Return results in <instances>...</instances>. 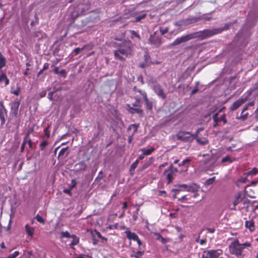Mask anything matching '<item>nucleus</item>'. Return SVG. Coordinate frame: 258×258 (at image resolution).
<instances>
[{
    "label": "nucleus",
    "instance_id": "obj_1",
    "mask_svg": "<svg viewBox=\"0 0 258 258\" xmlns=\"http://www.w3.org/2000/svg\"><path fill=\"white\" fill-rule=\"evenodd\" d=\"M229 25L226 24L222 28H216L213 29H205L195 33H190L180 37L177 38L172 43L173 45H176L181 43L186 42L189 40L200 37L202 39H206L212 37L215 35L220 34L224 30H227Z\"/></svg>",
    "mask_w": 258,
    "mask_h": 258
},
{
    "label": "nucleus",
    "instance_id": "obj_2",
    "mask_svg": "<svg viewBox=\"0 0 258 258\" xmlns=\"http://www.w3.org/2000/svg\"><path fill=\"white\" fill-rule=\"evenodd\" d=\"M118 48L114 51L115 59L124 61L125 57L133 53V44L130 41L116 44Z\"/></svg>",
    "mask_w": 258,
    "mask_h": 258
},
{
    "label": "nucleus",
    "instance_id": "obj_3",
    "mask_svg": "<svg viewBox=\"0 0 258 258\" xmlns=\"http://www.w3.org/2000/svg\"><path fill=\"white\" fill-rule=\"evenodd\" d=\"M249 246H250V244L249 242L240 244L237 239H235L230 243L228 248L231 253L239 256L242 254V251L245 247Z\"/></svg>",
    "mask_w": 258,
    "mask_h": 258
},
{
    "label": "nucleus",
    "instance_id": "obj_4",
    "mask_svg": "<svg viewBox=\"0 0 258 258\" xmlns=\"http://www.w3.org/2000/svg\"><path fill=\"white\" fill-rule=\"evenodd\" d=\"M195 135L189 132L180 131L177 133L176 137L178 140L187 143L191 142L195 139Z\"/></svg>",
    "mask_w": 258,
    "mask_h": 258
},
{
    "label": "nucleus",
    "instance_id": "obj_5",
    "mask_svg": "<svg viewBox=\"0 0 258 258\" xmlns=\"http://www.w3.org/2000/svg\"><path fill=\"white\" fill-rule=\"evenodd\" d=\"M177 171V168L174 167L172 164L170 165L168 169L165 170L164 174L166 176V179L168 180L167 184L170 183L173 181Z\"/></svg>",
    "mask_w": 258,
    "mask_h": 258
},
{
    "label": "nucleus",
    "instance_id": "obj_6",
    "mask_svg": "<svg viewBox=\"0 0 258 258\" xmlns=\"http://www.w3.org/2000/svg\"><path fill=\"white\" fill-rule=\"evenodd\" d=\"M222 253V250L220 249L204 250L201 258H218Z\"/></svg>",
    "mask_w": 258,
    "mask_h": 258
},
{
    "label": "nucleus",
    "instance_id": "obj_7",
    "mask_svg": "<svg viewBox=\"0 0 258 258\" xmlns=\"http://www.w3.org/2000/svg\"><path fill=\"white\" fill-rule=\"evenodd\" d=\"M151 86L154 92L158 97L163 99H165L166 98V95L164 92L161 86L158 82L153 81L151 83Z\"/></svg>",
    "mask_w": 258,
    "mask_h": 258
},
{
    "label": "nucleus",
    "instance_id": "obj_8",
    "mask_svg": "<svg viewBox=\"0 0 258 258\" xmlns=\"http://www.w3.org/2000/svg\"><path fill=\"white\" fill-rule=\"evenodd\" d=\"M251 91L248 92V94L245 97H241L240 98L238 99L237 101L234 102L229 107L230 110H234L237 109L241 105L243 104L248 98V97L250 95Z\"/></svg>",
    "mask_w": 258,
    "mask_h": 258
},
{
    "label": "nucleus",
    "instance_id": "obj_9",
    "mask_svg": "<svg viewBox=\"0 0 258 258\" xmlns=\"http://www.w3.org/2000/svg\"><path fill=\"white\" fill-rule=\"evenodd\" d=\"M178 187H182L183 190L189 192H195L198 191L199 187L196 184H178L175 185Z\"/></svg>",
    "mask_w": 258,
    "mask_h": 258
},
{
    "label": "nucleus",
    "instance_id": "obj_10",
    "mask_svg": "<svg viewBox=\"0 0 258 258\" xmlns=\"http://www.w3.org/2000/svg\"><path fill=\"white\" fill-rule=\"evenodd\" d=\"M7 117V111L4 106L3 101L0 102V119L1 124L3 125L6 122V118Z\"/></svg>",
    "mask_w": 258,
    "mask_h": 258
},
{
    "label": "nucleus",
    "instance_id": "obj_11",
    "mask_svg": "<svg viewBox=\"0 0 258 258\" xmlns=\"http://www.w3.org/2000/svg\"><path fill=\"white\" fill-rule=\"evenodd\" d=\"M213 119L215 122V124H214V127H216L218 125V123L221 121H223L224 123L227 122L225 114H223L220 117H218V113H214L213 115Z\"/></svg>",
    "mask_w": 258,
    "mask_h": 258
},
{
    "label": "nucleus",
    "instance_id": "obj_12",
    "mask_svg": "<svg viewBox=\"0 0 258 258\" xmlns=\"http://www.w3.org/2000/svg\"><path fill=\"white\" fill-rule=\"evenodd\" d=\"M140 104L138 103L136 101V103L133 105L134 107H131L130 105L127 104V109L128 111L131 113H137L138 114H141L143 112L142 110L140 108Z\"/></svg>",
    "mask_w": 258,
    "mask_h": 258
},
{
    "label": "nucleus",
    "instance_id": "obj_13",
    "mask_svg": "<svg viewBox=\"0 0 258 258\" xmlns=\"http://www.w3.org/2000/svg\"><path fill=\"white\" fill-rule=\"evenodd\" d=\"M148 41L151 44L154 45L156 46H159L161 43L160 38L154 35H151Z\"/></svg>",
    "mask_w": 258,
    "mask_h": 258
},
{
    "label": "nucleus",
    "instance_id": "obj_14",
    "mask_svg": "<svg viewBox=\"0 0 258 258\" xmlns=\"http://www.w3.org/2000/svg\"><path fill=\"white\" fill-rule=\"evenodd\" d=\"M4 83V86L6 87L9 84V80L6 74L3 72L0 71V84Z\"/></svg>",
    "mask_w": 258,
    "mask_h": 258
},
{
    "label": "nucleus",
    "instance_id": "obj_15",
    "mask_svg": "<svg viewBox=\"0 0 258 258\" xmlns=\"http://www.w3.org/2000/svg\"><path fill=\"white\" fill-rule=\"evenodd\" d=\"M19 105L20 101L18 100H15L12 103L11 112L12 114H14L15 115H16L18 114Z\"/></svg>",
    "mask_w": 258,
    "mask_h": 258
},
{
    "label": "nucleus",
    "instance_id": "obj_16",
    "mask_svg": "<svg viewBox=\"0 0 258 258\" xmlns=\"http://www.w3.org/2000/svg\"><path fill=\"white\" fill-rule=\"evenodd\" d=\"M124 232L126 234V237L129 240H133L136 241L137 240H138L139 237L135 233L132 232L128 230H126Z\"/></svg>",
    "mask_w": 258,
    "mask_h": 258
},
{
    "label": "nucleus",
    "instance_id": "obj_17",
    "mask_svg": "<svg viewBox=\"0 0 258 258\" xmlns=\"http://www.w3.org/2000/svg\"><path fill=\"white\" fill-rule=\"evenodd\" d=\"M25 231L28 234V236L30 237H32L34 232V228L33 227H31L29 225L26 224L25 226Z\"/></svg>",
    "mask_w": 258,
    "mask_h": 258
},
{
    "label": "nucleus",
    "instance_id": "obj_18",
    "mask_svg": "<svg viewBox=\"0 0 258 258\" xmlns=\"http://www.w3.org/2000/svg\"><path fill=\"white\" fill-rule=\"evenodd\" d=\"M203 18L198 17H194L192 18H188L186 19L187 22L188 23V25H190L191 24L195 23L199 21L202 20Z\"/></svg>",
    "mask_w": 258,
    "mask_h": 258
},
{
    "label": "nucleus",
    "instance_id": "obj_19",
    "mask_svg": "<svg viewBox=\"0 0 258 258\" xmlns=\"http://www.w3.org/2000/svg\"><path fill=\"white\" fill-rule=\"evenodd\" d=\"M248 108V106L246 104L245 106L243 107L241 113L240 115L238 117V118L241 119L242 120H244L247 118L248 113H244V112L245 111L247 110Z\"/></svg>",
    "mask_w": 258,
    "mask_h": 258
},
{
    "label": "nucleus",
    "instance_id": "obj_20",
    "mask_svg": "<svg viewBox=\"0 0 258 258\" xmlns=\"http://www.w3.org/2000/svg\"><path fill=\"white\" fill-rule=\"evenodd\" d=\"M72 241L70 244L71 248H73L75 245H77L79 242V238L74 234L72 235Z\"/></svg>",
    "mask_w": 258,
    "mask_h": 258
},
{
    "label": "nucleus",
    "instance_id": "obj_21",
    "mask_svg": "<svg viewBox=\"0 0 258 258\" xmlns=\"http://www.w3.org/2000/svg\"><path fill=\"white\" fill-rule=\"evenodd\" d=\"M144 100L145 101L147 108L149 110H152L153 108L152 102L148 99L147 95L144 94Z\"/></svg>",
    "mask_w": 258,
    "mask_h": 258
},
{
    "label": "nucleus",
    "instance_id": "obj_22",
    "mask_svg": "<svg viewBox=\"0 0 258 258\" xmlns=\"http://www.w3.org/2000/svg\"><path fill=\"white\" fill-rule=\"evenodd\" d=\"M6 65V58L3 56L2 53L0 52V71Z\"/></svg>",
    "mask_w": 258,
    "mask_h": 258
},
{
    "label": "nucleus",
    "instance_id": "obj_23",
    "mask_svg": "<svg viewBox=\"0 0 258 258\" xmlns=\"http://www.w3.org/2000/svg\"><path fill=\"white\" fill-rule=\"evenodd\" d=\"M245 226L248 228L250 231H253L254 230V222L252 220L246 221L245 222Z\"/></svg>",
    "mask_w": 258,
    "mask_h": 258
},
{
    "label": "nucleus",
    "instance_id": "obj_24",
    "mask_svg": "<svg viewBox=\"0 0 258 258\" xmlns=\"http://www.w3.org/2000/svg\"><path fill=\"white\" fill-rule=\"evenodd\" d=\"M174 25L178 27L187 26H188V23L186 21V19H183L178 21L176 22Z\"/></svg>",
    "mask_w": 258,
    "mask_h": 258
},
{
    "label": "nucleus",
    "instance_id": "obj_25",
    "mask_svg": "<svg viewBox=\"0 0 258 258\" xmlns=\"http://www.w3.org/2000/svg\"><path fill=\"white\" fill-rule=\"evenodd\" d=\"M140 150L143 152L145 156H147L150 155L155 150V148L154 147H151L149 149L143 148Z\"/></svg>",
    "mask_w": 258,
    "mask_h": 258
},
{
    "label": "nucleus",
    "instance_id": "obj_26",
    "mask_svg": "<svg viewBox=\"0 0 258 258\" xmlns=\"http://www.w3.org/2000/svg\"><path fill=\"white\" fill-rule=\"evenodd\" d=\"M195 139L196 140L197 142L201 145H205L208 143V141L206 139H201L198 136L197 137L195 138Z\"/></svg>",
    "mask_w": 258,
    "mask_h": 258
},
{
    "label": "nucleus",
    "instance_id": "obj_27",
    "mask_svg": "<svg viewBox=\"0 0 258 258\" xmlns=\"http://www.w3.org/2000/svg\"><path fill=\"white\" fill-rule=\"evenodd\" d=\"M140 89H138L137 87H134L133 88V90L135 92V99L138 102V103H140L141 101V99H140V95L138 94V91H140Z\"/></svg>",
    "mask_w": 258,
    "mask_h": 258
},
{
    "label": "nucleus",
    "instance_id": "obj_28",
    "mask_svg": "<svg viewBox=\"0 0 258 258\" xmlns=\"http://www.w3.org/2000/svg\"><path fill=\"white\" fill-rule=\"evenodd\" d=\"M144 253V251L139 250L138 251L134 252V253L131 255V256L135 258H141Z\"/></svg>",
    "mask_w": 258,
    "mask_h": 258
},
{
    "label": "nucleus",
    "instance_id": "obj_29",
    "mask_svg": "<svg viewBox=\"0 0 258 258\" xmlns=\"http://www.w3.org/2000/svg\"><path fill=\"white\" fill-rule=\"evenodd\" d=\"M72 235L70 234V233L66 231H62L60 233V238H71Z\"/></svg>",
    "mask_w": 258,
    "mask_h": 258
},
{
    "label": "nucleus",
    "instance_id": "obj_30",
    "mask_svg": "<svg viewBox=\"0 0 258 258\" xmlns=\"http://www.w3.org/2000/svg\"><path fill=\"white\" fill-rule=\"evenodd\" d=\"M76 166H79L78 169L81 170H85L86 167V165L83 162H79L76 165Z\"/></svg>",
    "mask_w": 258,
    "mask_h": 258
},
{
    "label": "nucleus",
    "instance_id": "obj_31",
    "mask_svg": "<svg viewBox=\"0 0 258 258\" xmlns=\"http://www.w3.org/2000/svg\"><path fill=\"white\" fill-rule=\"evenodd\" d=\"M132 128H133V132L132 135H134L137 132L138 128V125L136 124H131L128 127V130H130Z\"/></svg>",
    "mask_w": 258,
    "mask_h": 258
},
{
    "label": "nucleus",
    "instance_id": "obj_32",
    "mask_svg": "<svg viewBox=\"0 0 258 258\" xmlns=\"http://www.w3.org/2000/svg\"><path fill=\"white\" fill-rule=\"evenodd\" d=\"M241 196V194L240 193H239L236 200L233 203V205L234 207H236V206L238 204H239L240 202H241L242 199L240 198Z\"/></svg>",
    "mask_w": 258,
    "mask_h": 258
},
{
    "label": "nucleus",
    "instance_id": "obj_33",
    "mask_svg": "<svg viewBox=\"0 0 258 258\" xmlns=\"http://www.w3.org/2000/svg\"><path fill=\"white\" fill-rule=\"evenodd\" d=\"M68 149V147L62 148L59 152L58 157L63 156V155L66 153Z\"/></svg>",
    "mask_w": 258,
    "mask_h": 258
},
{
    "label": "nucleus",
    "instance_id": "obj_34",
    "mask_svg": "<svg viewBox=\"0 0 258 258\" xmlns=\"http://www.w3.org/2000/svg\"><path fill=\"white\" fill-rule=\"evenodd\" d=\"M258 172V169L254 167L250 171L247 173V175H253L256 174Z\"/></svg>",
    "mask_w": 258,
    "mask_h": 258
},
{
    "label": "nucleus",
    "instance_id": "obj_35",
    "mask_svg": "<svg viewBox=\"0 0 258 258\" xmlns=\"http://www.w3.org/2000/svg\"><path fill=\"white\" fill-rule=\"evenodd\" d=\"M139 163V161L138 160H136L135 162H134L130 167V171H134L135 169L137 168Z\"/></svg>",
    "mask_w": 258,
    "mask_h": 258
},
{
    "label": "nucleus",
    "instance_id": "obj_36",
    "mask_svg": "<svg viewBox=\"0 0 258 258\" xmlns=\"http://www.w3.org/2000/svg\"><path fill=\"white\" fill-rule=\"evenodd\" d=\"M29 135V133H27L25 138L24 139V140H23V143L21 145V151L23 152V150H24V148H25V146L27 143V138H28V136Z\"/></svg>",
    "mask_w": 258,
    "mask_h": 258
},
{
    "label": "nucleus",
    "instance_id": "obj_37",
    "mask_svg": "<svg viewBox=\"0 0 258 258\" xmlns=\"http://www.w3.org/2000/svg\"><path fill=\"white\" fill-rule=\"evenodd\" d=\"M47 145H48V142L47 141H42L40 144V149L41 150H44L45 148L46 147V146H47Z\"/></svg>",
    "mask_w": 258,
    "mask_h": 258
},
{
    "label": "nucleus",
    "instance_id": "obj_38",
    "mask_svg": "<svg viewBox=\"0 0 258 258\" xmlns=\"http://www.w3.org/2000/svg\"><path fill=\"white\" fill-rule=\"evenodd\" d=\"M227 162L229 163H231L232 162V161L231 160L229 156H226L224 158H222L221 160V162L222 163H225Z\"/></svg>",
    "mask_w": 258,
    "mask_h": 258
},
{
    "label": "nucleus",
    "instance_id": "obj_39",
    "mask_svg": "<svg viewBox=\"0 0 258 258\" xmlns=\"http://www.w3.org/2000/svg\"><path fill=\"white\" fill-rule=\"evenodd\" d=\"M146 15L145 14L137 16L136 17V22H140L142 19H144L146 17Z\"/></svg>",
    "mask_w": 258,
    "mask_h": 258
},
{
    "label": "nucleus",
    "instance_id": "obj_40",
    "mask_svg": "<svg viewBox=\"0 0 258 258\" xmlns=\"http://www.w3.org/2000/svg\"><path fill=\"white\" fill-rule=\"evenodd\" d=\"M130 32L132 35V38H134V37H136L139 39H140V37L139 35L135 31L130 30Z\"/></svg>",
    "mask_w": 258,
    "mask_h": 258
},
{
    "label": "nucleus",
    "instance_id": "obj_41",
    "mask_svg": "<svg viewBox=\"0 0 258 258\" xmlns=\"http://www.w3.org/2000/svg\"><path fill=\"white\" fill-rule=\"evenodd\" d=\"M19 254V252L18 251H15L13 253L10 254L6 258H15Z\"/></svg>",
    "mask_w": 258,
    "mask_h": 258
},
{
    "label": "nucleus",
    "instance_id": "obj_42",
    "mask_svg": "<svg viewBox=\"0 0 258 258\" xmlns=\"http://www.w3.org/2000/svg\"><path fill=\"white\" fill-rule=\"evenodd\" d=\"M77 185V181L76 179H73L71 180V182L70 184V188L71 189H73L74 187H75Z\"/></svg>",
    "mask_w": 258,
    "mask_h": 258
},
{
    "label": "nucleus",
    "instance_id": "obj_43",
    "mask_svg": "<svg viewBox=\"0 0 258 258\" xmlns=\"http://www.w3.org/2000/svg\"><path fill=\"white\" fill-rule=\"evenodd\" d=\"M44 133L45 134V137L47 138H49L50 137V131L49 130V126L44 130Z\"/></svg>",
    "mask_w": 258,
    "mask_h": 258
},
{
    "label": "nucleus",
    "instance_id": "obj_44",
    "mask_svg": "<svg viewBox=\"0 0 258 258\" xmlns=\"http://www.w3.org/2000/svg\"><path fill=\"white\" fill-rule=\"evenodd\" d=\"M191 160L189 158H186L183 160L180 163L178 164L179 166H181L185 165L187 163L190 162Z\"/></svg>",
    "mask_w": 258,
    "mask_h": 258
},
{
    "label": "nucleus",
    "instance_id": "obj_45",
    "mask_svg": "<svg viewBox=\"0 0 258 258\" xmlns=\"http://www.w3.org/2000/svg\"><path fill=\"white\" fill-rule=\"evenodd\" d=\"M144 57H145V62L146 63V64H150V56L146 54L144 55Z\"/></svg>",
    "mask_w": 258,
    "mask_h": 258
},
{
    "label": "nucleus",
    "instance_id": "obj_46",
    "mask_svg": "<svg viewBox=\"0 0 258 258\" xmlns=\"http://www.w3.org/2000/svg\"><path fill=\"white\" fill-rule=\"evenodd\" d=\"M139 208H138L136 212H134L133 214V219L134 221H136L138 217Z\"/></svg>",
    "mask_w": 258,
    "mask_h": 258
},
{
    "label": "nucleus",
    "instance_id": "obj_47",
    "mask_svg": "<svg viewBox=\"0 0 258 258\" xmlns=\"http://www.w3.org/2000/svg\"><path fill=\"white\" fill-rule=\"evenodd\" d=\"M35 219L37 220L38 222L41 223H44V219L41 216H39V215H36V216L35 217Z\"/></svg>",
    "mask_w": 258,
    "mask_h": 258
},
{
    "label": "nucleus",
    "instance_id": "obj_48",
    "mask_svg": "<svg viewBox=\"0 0 258 258\" xmlns=\"http://www.w3.org/2000/svg\"><path fill=\"white\" fill-rule=\"evenodd\" d=\"M20 92V88L18 87L17 89L15 91H12L11 93L16 96H18Z\"/></svg>",
    "mask_w": 258,
    "mask_h": 258
},
{
    "label": "nucleus",
    "instance_id": "obj_49",
    "mask_svg": "<svg viewBox=\"0 0 258 258\" xmlns=\"http://www.w3.org/2000/svg\"><path fill=\"white\" fill-rule=\"evenodd\" d=\"M84 47L80 48V47H77L74 50V52L76 54H78L81 50H83L84 49Z\"/></svg>",
    "mask_w": 258,
    "mask_h": 258
},
{
    "label": "nucleus",
    "instance_id": "obj_50",
    "mask_svg": "<svg viewBox=\"0 0 258 258\" xmlns=\"http://www.w3.org/2000/svg\"><path fill=\"white\" fill-rule=\"evenodd\" d=\"M138 94L140 95V98L142 96L143 98H144V94L147 95V93L141 90L138 91Z\"/></svg>",
    "mask_w": 258,
    "mask_h": 258
},
{
    "label": "nucleus",
    "instance_id": "obj_51",
    "mask_svg": "<svg viewBox=\"0 0 258 258\" xmlns=\"http://www.w3.org/2000/svg\"><path fill=\"white\" fill-rule=\"evenodd\" d=\"M168 28H165V29H161V28L160 29V31L162 35L165 34V33H166L168 32Z\"/></svg>",
    "mask_w": 258,
    "mask_h": 258
},
{
    "label": "nucleus",
    "instance_id": "obj_52",
    "mask_svg": "<svg viewBox=\"0 0 258 258\" xmlns=\"http://www.w3.org/2000/svg\"><path fill=\"white\" fill-rule=\"evenodd\" d=\"M199 17H201V18H203L202 19V20H211V18L210 17H208L206 16V15H203L202 16H200Z\"/></svg>",
    "mask_w": 258,
    "mask_h": 258
},
{
    "label": "nucleus",
    "instance_id": "obj_53",
    "mask_svg": "<svg viewBox=\"0 0 258 258\" xmlns=\"http://www.w3.org/2000/svg\"><path fill=\"white\" fill-rule=\"evenodd\" d=\"M203 128L201 127V128H199L197 130V131H196V132L195 133V134H192L193 135H196L195 136V138L197 137V136H198V135L199 134V133L201 131H203Z\"/></svg>",
    "mask_w": 258,
    "mask_h": 258
},
{
    "label": "nucleus",
    "instance_id": "obj_54",
    "mask_svg": "<svg viewBox=\"0 0 258 258\" xmlns=\"http://www.w3.org/2000/svg\"><path fill=\"white\" fill-rule=\"evenodd\" d=\"M58 74L62 75L64 78H66V72L64 70L60 71Z\"/></svg>",
    "mask_w": 258,
    "mask_h": 258
},
{
    "label": "nucleus",
    "instance_id": "obj_55",
    "mask_svg": "<svg viewBox=\"0 0 258 258\" xmlns=\"http://www.w3.org/2000/svg\"><path fill=\"white\" fill-rule=\"evenodd\" d=\"M206 230L210 233H213L215 231V228H207Z\"/></svg>",
    "mask_w": 258,
    "mask_h": 258
},
{
    "label": "nucleus",
    "instance_id": "obj_56",
    "mask_svg": "<svg viewBox=\"0 0 258 258\" xmlns=\"http://www.w3.org/2000/svg\"><path fill=\"white\" fill-rule=\"evenodd\" d=\"M72 189H71L70 188H69V189H63V192L65 193V194H68V195H71V191Z\"/></svg>",
    "mask_w": 258,
    "mask_h": 258
},
{
    "label": "nucleus",
    "instance_id": "obj_57",
    "mask_svg": "<svg viewBox=\"0 0 258 258\" xmlns=\"http://www.w3.org/2000/svg\"><path fill=\"white\" fill-rule=\"evenodd\" d=\"M53 93H54L53 92H51L48 93V97L50 100H52V97H53Z\"/></svg>",
    "mask_w": 258,
    "mask_h": 258
},
{
    "label": "nucleus",
    "instance_id": "obj_58",
    "mask_svg": "<svg viewBox=\"0 0 258 258\" xmlns=\"http://www.w3.org/2000/svg\"><path fill=\"white\" fill-rule=\"evenodd\" d=\"M96 233H97V236H98L99 238H101V239H105V240H106V238H105V237H102V235H101V234H100V232H96Z\"/></svg>",
    "mask_w": 258,
    "mask_h": 258
},
{
    "label": "nucleus",
    "instance_id": "obj_59",
    "mask_svg": "<svg viewBox=\"0 0 258 258\" xmlns=\"http://www.w3.org/2000/svg\"><path fill=\"white\" fill-rule=\"evenodd\" d=\"M78 14H77V13H75V12H74V13H72L71 14V17H72L73 19H76V18H77V17H78Z\"/></svg>",
    "mask_w": 258,
    "mask_h": 258
},
{
    "label": "nucleus",
    "instance_id": "obj_60",
    "mask_svg": "<svg viewBox=\"0 0 258 258\" xmlns=\"http://www.w3.org/2000/svg\"><path fill=\"white\" fill-rule=\"evenodd\" d=\"M53 72H54V73L55 74H58L59 72V71L58 70V67L54 68V69H53Z\"/></svg>",
    "mask_w": 258,
    "mask_h": 258
},
{
    "label": "nucleus",
    "instance_id": "obj_61",
    "mask_svg": "<svg viewBox=\"0 0 258 258\" xmlns=\"http://www.w3.org/2000/svg\"><path fill=\"white\" fill-rule=\"evenodd\" d=\"M198 91V89L197 88L194 89L191 92V95H194L196 94Z\"/></svg>",
    "mask_w": 258,
    "mask_h": 258
},
{
    "label": "nucleus",
    "instance_id": "obj_62",
    "mask_svg": "<svg viewBox=\"0 0 258 258\" xmlns=\"http://www.w3.org/2000/svg\"><path fill=\"white\" fill-rule=\"evenodd\" d=\"M48 64L47 63H45L43 65V70H46L47 69H48Z\"/></svg>",
    "mask_w": 258,
    "mask_h": 258
},
{
    "label": "nucleus",
    "instance_id": "obj_63",
    "mask_svg": "<svg viewBox=\"0 0 258 258\" xmlns=\"http://www.w3.org/2000/svg\"><path fill=\"white\" fill-rule=\"evenodd\" d=\"M255 117L258 120V108L255 110L254 112Z\"/></svg>",
    "mask_w": 258,
    "mask_h": 258
},
{
    "label": "nucleus",
    "instance_id": "obj_64",
    "mask_svg": "<svg viewBox=\"0 0 258 258\" xmlns=\"http://www.w3.org/2000/svg\"><path fill=\"white\" fill-rule=\"evenodd\" d=\"M186 200V196H183L178 199L179 201H183Z\"/></svg>",
    "mask_w": 258,
    "mask_h": 258
}]
</instances>
